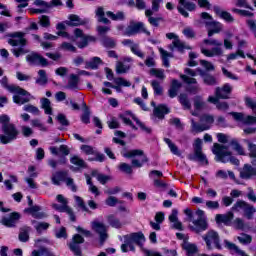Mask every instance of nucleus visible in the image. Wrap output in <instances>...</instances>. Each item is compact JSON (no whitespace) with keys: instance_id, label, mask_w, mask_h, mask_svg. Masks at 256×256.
I'll return each instance as SVG.
<instances>
[{"instance_id":"obj_36","label":"nucleus","mask_w":256,"mask_h":256,"mask_svg":"<svg viewBox=\"0 0 256 256\" xmlns=\"http://www.w3.org/2000/svg\"><path fill=\"white\" fill-rule=\"evenodd\" d=\"M29 233H31V227L23 226L20 228V233L18 236L19 241H21V243H27V241H29Z\"/></svg>"},{"instance_id":"obj_49","label":"nucleus","mask_w":256,"mask_h":256,"mask_svg":"<svg viewBox=\"0 0 256 256\" xmlns=\"http://www.w3.org/2000/svg\"><path fill=\"white\" fill-rule=\"evenodd\" d=\"M237 240L241 245H251V242L253 241V237L249 234L241 233L238 237Z\"/></svg>"},{"instance_id":"obj_35","label":"nucleus","mask_w":256,"mask_h":256,"mask_svg":"<svg viewBox=\"0 0 256 256\" xmlns=\"http://www.w3.org/2000/svg\"><path fill=\"white\" fill-rule=\"evenodd\" d=\"M66 89L77 91V89H79V76L71 74Z\"/></svg>"},{"instance_id":"obj_16","label":"nucleus","mask_w":256,"mask_h":256,"mask_svg":"<svg viewBox=\"0 0 256 256\" xmlns=\"http://www.w3.org/2000/svg\"><path fill=\"white\" fill-rule=\"evenodd\" d=\"M58 203H61L62 205H60V210H58L60 213H67V215H69L70 217V221L75 222L76 221V217H75V213L73 212V209H71V207H69V205H67L69 202L67 201V199L59 194L56 197Z\"/></svg>"},{"instance_id":"obj_1","label":"nucleus","mask_w":256,"mask_h":256,"mask_svg":"<svg viewBox=\"0 0 256 256\" xmlns=\"http://www.w3.org/2000/svg\"><path fill=\"white\" fill-rule=\"evenodd\" d=\"M185 215H187V221H191L194 226H189L194 233H201L202 231H207L209 229V223L207 222V216H205V211L198 209L193 213L192 209L186 208L184 210Z\"/></svg>"},{"instance_id":"obj_24","label":"nucleus","mask_w":256,"mask_h":256,"mask_svg":"<svg viewBox=\"0 0 256 256\" xmlns=\"http://www.w3.org/2000/svg\"><path fill=\"white\" fill-rule=\"evenodd\" d=\"M152 107H154V115L158 119H164L165 115L169 113V108L164 104L156 105L154 101L151 102Z\"/></svg>"},{"instance_id":"obj_42","label":"nucleus","mask_w":256,"mask_h":256,"mask_svg":"<svg viewBox=\"0 0 256 256\" xmlns=\"http://www.w3.org/2000/svg\"><path fill=\"white\" fill-rule=\"evenodd\" d=\"M31 223L34 225V229H36L37 233H43V231H47L50 227V224L47 222H37V220H32Z\"/></svg>"},{"instance_id":"obj_56","label":"nucleus","mask_w":256,"mask_h":256,"mask_svg":"<svg viewBox=\"0 0 256 256\" xmlns=\"http://www.w3.org/2000/svg\"><path fill=\"white\" fill-rule=\"evenodd\" d=\"M38 19V23L45 29H49V27H51V18H49V16L42 15Z\"/></svg>"},{"instance_id":"obj_9","label":"nucleus","mask_w":256,"mask_h":256,"mask_svg":"<svg viewBox=\"0 0 256 256\" xmlns=\"http://www.w3.org/2000/svg\"><path fill=\"white\" fill-rule=\"evenodd\" d=\"M231 211H235L236 213L239 211H244V216H246V219H253V215L256 213L255 207L244 200H238L232 206Z\"/></svg>"},{"instance_id":"obj_40","label":"nucleus","mask_w":256,"mask_h":256,"mask_svg":"<svg viewBox=\"0 0 256 256\" xmlns=\"http://www.w3.org/2000/svg\"><path fill=\"white\" fill-rule=\"evenodd\" d=\"M95 41H97L95 36H84L81 38L80 42H77V47H79V49H85L89 43H95Z\"/></svg>"},{"instance_id":"obj_57","label":"nucleus","mask_w":256,"mask_h":256,"mask_svg":"<svg viewBox=\"0 0 256 256\" xmlns=\"http://www.w3.org/2000/svg\"><path fill=\"white\" fill-rule=\"evenodd\" d=\"M151 87L153 88L155 95H163V87L161 86V83H159V81L152 80Z\"/></svg>"},{"instance_id":"obj_15","label":"nucleus","mask_w":256,"mask_h":256,"mask_svg":"<svg viewBox=\"0 0 256 256\" xmlns=\"http://www.w3.org/2000/svg\"><path fill=\"white\" fill-rule=\"evenodd\" d=\"M83 243H85V238L79 234H75L72 237L71 242L68 244V247L74 255L81 256V244Z\"/></svg>"},{"instance_id":"obj_62","label":"nucleus","mask_w":256,"mask_h":256,"mask_svg":"<svg viewBox=\"0 0 256 256\" xmlns=\"http://www.w3.org/2000/svg\"><path fill=\"white\" fill-rule=\"evenodd\" d=\"M184 249L189 256H193L195 253H197V246L195 244L185 243Z\"/></svg>"},{"instance_id":"obj_12","label":"nucleus","mask_w":256,"mask_h":256,"mask_svg":"<svg viewBox=\"0 0 256 256\" xmlns=\"http://www.w3.org/2000/svg\"><path fill=\"white\" fill-rule=\"evenodd\" d=\"M26 61L32 67H49V60L38 52H31L26 56Z\"/></svg>"},{"instance_id":"obj_37","label":"nucleus","mask_w":256,"mask_h":256,"mask_svg":"<svg viewBox=\"0 0 256 256\" xmlns=\"http://www.w3.org/2000/svg\"><path fill=\"white\" fill-rule=\"evenodd\" d=\"M209 126L204 124H199L195 122V119H191V132L192 133H203V131H207Z\"/></svg>"},{"instance_id":"obj_14","label":"nucleus","mask_w":256,"mask_h":256,"mask_svg":"<svg viewBox=\"0 0 256 256\" xmlns=\"http://www.w3.org/2000/svg\"><path fill=\"white\" fill-rule=\"evenodd\" d=\"M11 93L16 94L13 96V101L17 105H25V103H29L31 101V94L21 87H19V90H15Z\"/></svg>"},{"instance_id":"obj_33","label":"nucleus","mask_w":256,"mask_h":256,"mask_svg":"<svg viewBox=\"0 0 256 256\" xmlns=\"http://www.w3.org/2000/svg\"><path fill=\"white\" fill-rule=\"evenodd\" d=\"M95 13L98 23H103L104 25H109V23H111V21L105 17V9L103 6L98 7Z\"/></svg>"},{"instance_id":"obj_32","label":"nucleus","mask_w":256,"mask_h":256,"mask_svg":"<svg viewBox=\"0 0 256 256\" xmlns=\"http://www.w3.org/2000/svg\"><path fill=\"white\" fill-rule=\"evenodd\" d=\"M36 85H40L41 87H45L47 83H49V77H47V71L41 69L38 71V77L35 81Z\"/></svg>"},{"instance_id":"obj_4","label":"nucleus","mask_w":256,"mask_h":256,"mask_svg":"<svg viewBox=\"0 0 256 256\" xmlns=\"http://www.w3.org/2000/svg\"><path fill=\"white\" fill-rule=\"evenodd\" d=\"M204 45H210L213 47L212 49H207L205 46L201 45V54L205 55V57H221L223 55V42L217 39H204L202 42Z\"/></svg>"},{"instance_id":"obj_17","label":"nucleus","mask_w":256,"mask_h":256,"mask_svg":"<svg viewBox=\"0 0 256 256\" xmlns=\"http://www.w3.org/2000/svg\"><path fill=\"white\" fill-rule=\"evenodd\" d=\"M180 77L186 83V85H193V86H188L187 91L188 93H192V95H197L199 91H201V88L199 87V84L197 83V79L193 77H189L185 74H181Z\"/></svg>"},{"instance_id":"obj_53","label":"nucleus","mask_w":256,"mask_h":256,"mask_svg":"<svg viewBox=\"0 0 256 256\" xmlns=\"http://www.w3.org/2000/svg\"><path fill=\"white\" fill-rule=\"evenodd\" d=\"M107 17H110L112 21H124L125 20V13L123 12H117L116 14L108 11L106 12Z\"/></svg>"},{"instance_id":"obj_26","label":"nucleus","mask_w":256,"mask_h":256,"mask_svg":"<svg viewBox=\"0 0 256 256\" xmlns=\"http://www.w3.org/2000/svg\"><path fill=\"white\" fill-rule=\"evenodd\" d=\"M27 213H30L34 219H45L47 218V213L45 212H40L41 211V206H32L28 209H25Z\"/></svg>"},{"instance_id":"obj_19","label":"nucleus","mask_w":256,"mask_h":256,"mask_svg":"<svg viewBox=\"0 0 256 256\" xmlns=\"http://www.w3.org/2000/svg\"><path fill=\"white\" fill-rule=\"evenodd\" d=\"M240 179H253L256 177V168L251 166V164H244L242 168L239 169Z\"/></svg>"},{"instance_id":"obj_23","label":"nucleus","mask_w":256,"mask_h":256,"mask_svg":"<svg viewBox=\"0 0 256 256\" xmlns=\"http://www.w3.org/2000/svg\"><path fill=\"white\" fill-rule=\"evenodd\" d=\"M231 91H233V87L229 84H224L223 87H216L215 95L220 99H229V95H231Z\"/></svg>"},{"instance_id":"obj_41","label":"nucleus","mask_w":256,"mask_h":256,"mask_svg":"<svg viewBox=\"0 0 256 256\" xmlns=\"http://www.w3.org/2000/svg\"><path fill=\"white\" fill-rule=\"evenodd\" d=\"M101 43L103 47H106L107 49H115V47H117V41L109 36H103Z\"/></svg>"},{"instance_id":"obj_2","label":"nucleus","mask_w":256,"mask_h":256,"mask_svg":"<svg viewBox=\"0 0 256 256\" xmlns=\"http://www.w3.org/2000/svg\"><path fill=\"white\" fill-rule=\"evenodd\" d=\"M29 31H39L37 22H31L30 25L24 29V32H13L8 34V37H10L8 43L11 47H19V45L26 47L27 40L25 39V35H27Z\"/></svg>"},{"instance_id":"obj_31","label":"nucleus","mask_w":256,"mask_h":256,"mask_svg":"<svg viewBox=\"0 0 256 256\" xmlns=\"http://www.w3.org/2000/svg\"><path fill=\"white\" fill-rule=\"evenodd\" d=\"M145 15L148 18V23H150L152 27H159V23L163 21V17H153V10L151 9L145 10Z\"/></svg>"},{"instance_id":"obj_22","label":"nucleus","mask_w":256,"mask_h":256,"mask_svg":"<svg viewBox=\"0 0 256 256\" xmlns=\"http://www.w3.org/2000/svg\"><path fill=\"white\" fill-rule=\"evenodd\" d=\"M65 23L68 25V27H81V25H87L89 21L81 19V17L76 14H70Z\"/></svg>"},{"instance_id":"obj_30","label":"nucleus","mask_w":256,"mask_h":256,"mask_svg":"<svg viewBox=\"0 0 256 256\" xmlns=\"http://www.w3.org/2000/svg\"><path fill=\"white\" fill-rule=\"evenodd\" d=\"M224 245L226 249H228L229 251H234L236 255L249 256L247 253H245V251L241 250L239 246H237L235 243L229 242V240H224Z\"/></svg>"},{"instance_id":"obj_34","label":"nucleus","mask_w":256,"mask_h":256,"mask_svg":"<svg viewBox=\"0 0 256 256\" xmlns=\"http://www.w3.org/2000/svg\"><path fill=\"white\" fill-rule=\"evenodd\" d=\"M0 84L2 85V87L4 89H7V91H9V93L19 91V86L15 85V84H9V78H7V76H4V77H2V79H0Z\"/></svg>"},{"instance_id":"obj_60","label":"nucleus","mask_w":256,"mask_h":256,"mask_svg":"<svg viewBox=\"0 0 256 256\" xmlns=\"http://www.w3.org/2000/svg\"><path fill=\"white\" fill-rule=\"evenodd\" d=\"M24 111L27 113H32V115H41V111L37 106L27 104L23 107Z\"/></svg>"},{"instance_id":"obj_48","label":"nucleus","mask_w":256,"mask_h":256,"mask_svg":"<svg viewBox=\"0 0 256 256\" xmlns=\"http://www.w3.org/2000/svg\"><path fill=\"white\" fill-rule=\"evenodd\" d=\"M200 121L202 122V125H207L209 129H211V126L215 123V118L213 115L204 114L200 117Z\"/></svg>"},{"instance_id":"obj_5","label":"nucleus","mask_w":256,"mask_h":256,"mask_svg":"<svg viewBox=\"0 0 256 256\" xmlns=\"http://www.w3.org/2000/svg\"><path fill=\"white\" fill-rule=\"evenodd\" d=\"M135 243L139 247L143 246V243H145V235H143L141 232H134L131 234H127L124 236V244L121 245V250L123 253H127V251H135V246L133 245Z\"/></svg>"},{"instance_id":"obj_25","label":"nucleus","mask_w":256,"mask_h":256,"mask_svg":"<svg viewBox=\"0 0 256 256\" xmlns=\"http://www.w3.org/2000/svg\"><path fill=\"white\" fill-rule=\"evenodd\" d=\"M213 11L218 15V17H220V19L226 21V23H233L235 21V18H233V15H231V13L221 10V7L219 6H214Z\"/></svg>"},{"instance_id":"obj_63","label":"nucleus","mask_w":256,"mask_h":256,"mask_svg":"<svg viewBox=\"0 0 256 256\" xmlns=\"http://www.w3.org/2000/svg\"><path fill=\"white\" fill-rule=\"evenodd\" d=\"M114 83L119 87H131V83L129 82V80L123 77L114 78Z\"/></svg>"},{"instance_id":"obj_43","label":"nucleus","mask_w":256,"mask_h":256,"mask_svg":"<svg viewBox=\"0 0 256 256\" xmlns=\"http://www.w3.org/2000/svg\"><path fill=\"white\" fill-rule=\"evenodd\" d=\"M70 163H72V165H76V167H80L81 169H87V163L85 160L77 155L70 158Z\"/></svg>"},{"instance_id":"obj_8","label":"nucleus","mask_w":256,"mask_h":256,"mask_svg":"<svg viewBox=\"0 0 256 256\" xmlns=\"http://www.w3.org/2000/svg\"><path fill=\"white\" fill-rule=\"evenodd\" d=\"M139 33H144L148 37H151V32L145 28V23L131 20L124 31V35L127 37H133V35H137Z\"/></svg>"},{"instance_id":"obj_61","label":"nucleus","mask_w":256,"mask_h":256,"mask_svg":"<svg viewBox=\"0 0 256 256\" xmlns=\"http://www.w3.org/2000/svg\"><path fill=\"white\" fill-rule=\"evenodd\" d=\"M150 75H153L154 77H157V79H165V71L162 69L152 68L150 69Z\"/></svg>"},{"instance_id":"obj_28","label":"nucleus","mask_w":256,"mask_h":256,"mask_svg":"<svg viewBox=\"0 0 256 256\" xmlns=\"http://www.w3.org/2000/svg\"><path fill=\"white\" fill-rule=\"evenodd\" d=\"M235 215L233 212H228L227 214H217L215 217L216 223H224V225H229L233 221Z\"/></svg>"},{"instance_id":"obj_55","label":"nucleus","mask_w":256,"mask_h":256,"mask_svg":"<svg viewBox=\"0 0 256 256\" xmlns=\"http://www.w3.org/2000/svg\"><path fill=\"white\" fill-rule=\"evenodd\" d=\"M179 102L183 105L184 109H191V102L189 101V96L182 93L178 97Z\"/></svg>"},{"instance_id":"obj_18","label":"nucleus","mask_w":256,"mask_h":256,"mask_svg":"<svg viewBox=\"0 0 256 256\" xmlns=\"http://www.w3.org/2000/svg\"><path fill=\"white\" fill-rule=\"evenodd\" d=\"M230 115L235 119V121H240L243 125H256V117L255 116H245V114L241 112H231Z\"/></svg>"},{"instance_id":"obj_58","label":"nucleus","mask_w":256,"mask_h":256,"mask_svg":"<svg viewBox=\"0 0 256 256\" xmlns=\"http://www.w3.org/2000/svg\"><path fill=\"white\" fill-rule=\"evenodd\" d=\"M11 52L13 53L14 56L19 58L21 55H27V53H29V50L26 49L25 46L20 45L19 48H13Z\"/></svg>"},{"instance_id":"obj_29","label":"nucleus","mask_w":256,"mask_h":256,"mask_svg":"<svg viewBox=\"0 0 256 256\" xmlns=\"http://www.w3.org/2000/svg\"><path fill=\"white\" fill-rule=\"evenodd\" d=\"M175 48L178 49L180 53H183L185 49L191 50V46L186 45L185 42L181 41L179 38L173 40L172 45L169 46L170 51H173Z\"/></svg>"},{"instance_id":"obj_11","label":"nucleus","mask_w":256,"mask_h":256,"mask_svg":"<svg viewBox=\"0 0 256 256\" xmlns=\"http://www.w3.org/2000/svg\"><path fill=\"white\" fill-rule=\"evenodd\" d=\"M66 177H67L66 171H57L56 173L52 174L51 180L54 185H61V181H65L67 187H70L71 191L76 193L77 186L75 185L73 178H66Z\"/></svg>"},{"instance_id":"obj_51","label":"nucleus","mask_w":256,"mask_h":256,"mask_svg":"<svg viewBox=\"0 0 256 256\" xmlns=\"http://www.w3.org/2000/svg\"><path fill=\"white\" fill-rule=\"evenodd\" d=\"M122 155H123V157H125L126 159H131L132 157L143 156V155H144V152H143V150L134 149V150H130V151H128V152H123Z\"/></svg>"},{"instance_id":"obj_52","label":"nucleus","mask_w":256,"mask_h":256,"mask_svg":"<svg viewBox=\"0 0 256 256\" xmlns=\"http://www.w3.org/2000/svg\"><path fill=\"white\" fill-rule=\"evenodd\" d=\"M230 145L232 149L236 151V153H238V155H245V150L243 149V146H241V144H239L236 139L231 140Z\"/></svg>"},{"instance_id":"obj_38","label":"nucleus","mask_w":256,"mask_h":256,"mask_svg":"<svg viewBox=\"0 0 256 256\" xmlns=\"http://www.w3.org/2000/svg\"><path fill=\"white\" fill-rule=\"evenodd\" d=\"M103 63L101 58L99 57H93L90 61H87L85 63V69H99V66Z\"/></svg>"},{"instance_id":"obj_64","label":"nucleus","mask_w":256,"mask_h":256,"mask_svg":"<svg viewBox=\"0 0 256 256\" xmlns=\"http://www.w3.org/2000/svg\"><path fill=\"white\" fill-rule=\"evenodd\" d=\"M245 143H247L248 151H250L249 156L252 158H255L256 157V145L249 140H245Z\"/></svg>"},{"instance_id":"obj_3","label":"nucleus","mask_w":256,"mask_h":256,"mask_svg":"<svg viewBox=\"0 0 256 256\" xmlns=\"http://www.w3.org/2000/svg\"><path fill=\"white\" fill-rule=\"evenodd\" d=\"M212 153L216 155V161H220V163H232V165H239V159L234 156H231L232 153L229 151V147L226 145H221L215 143L212 148Z\"/></svg>"},{"instance_id":"obj_6","label":"nucleus","mask_w":256,"mask_h":256,"mask_svg":"<svg viewBox=\"0 0 256 256\" xmlns=\"http://www.w3.org/2000/svg\"><path fill=\"white\" fill-rule=\"evenodd\" d=\"M2 133H4L0 134V143L2 145H7L19 137V130L13 123L2 125Z\"/></svg>"},{"instance_id":"obj_21","label":"nucleus","mask_w":256,"mask_h":256,"mask_svg":"<svg viewBox=\"0 0 256 256\" xmlns=\"http://www.w3.org/2000/svg\"><path fill=\"white\" fill-rule=\"evenodd\" d=\"M179 210L172 209L171 214L168 219L170 223H172V229H176L177 231H183V223L179 221Z\"/></svg>"},{"instance_id":"obj_47","label":"nucleus","mask_w":256,"mask_h":256,"mask_svg":"<svg viewBox=\"0 0 256 256\" xmlns=\"http://www.w3.org/2000/svg\"><path fill=\"white\" fill-rule=\"evenodd\" d=\"M129 69H131L130 65H125V63L118 61L116 63V73L118 75H123L125 73H127L129 71Z\"/></svg>"},{"instance_id":"obj_27","label":"nucleus","mask_w":256,"mask_h":256,"mask_svg":"<svg viewBox=\"0 0 256 256\" xmlns=\"http://www.w3.org/2000/svg\"><path fill=\"white\" fill-rule=\"evenodd\" d=\"M181 87H183V84L179 82V80L173 79L168 90L169 97L174 99V97L179 93V89H181Z\"/></svg>"},{"instance_id":"obj_54","label":"nucleus","mask_w":256,"mask_h":256,"mask_svg":"<svg viewBox=\"0 0 256 256\" xmlns=\"http://www.w3.org/2000/svg\"><path fill=\"white\" fill-rule=\"evenodd\" d=\"M159 53L162 55L164 67H169V57H173V54L167 52V50H164L163 48H159Z\"/></svg>"},{"instance_id":"obj_20","label":"nucleus","mask_w":256,"mask_h":256,"mask_svg":"<svg viewBox=\"0 0 256 256\" xmlns=\"http://www.w3.org/2000/svg\"><path fill=\"white\" fill-rule=\"evenodd\" d=\"M21 219V214L14 212L11 213L9 216H5L2 218L1 223L5 227H15L17 222Z\"/></svg>"},{"instance_id":"obj_45","label":"nucleus","mask_w":256,"mask_h":256,"mask_svg":"<svg viewBox=\"0 0 256 256\" xmlns=\"http://www.w3.org/2000/svg\"><path fill=\"white\" fill-rule=\"evenodd\" d=\"M205 25H206V27H212V29L216 33H221V31H223V24H221V22H217L215 20L205 21Z\"/></svg>"},{"instance_id":"obj_50","label":"nucleus","mask_w":256,"mask_h":256,"mask_svg":"<svg viewBox=\"0 0 256 256\" xmlns=\"http://www.w3.org/2000/svg\"><path fill=\"white\" fill-rule=\"evenodd\" d=\"M107 221L111 227H114L115 229H121L123 227V223H121V220L117 219L113 215H109L107 217Z\"/></svg>"},{"instance_id":"obj_59","label":"nucleus","mask_w":256,"mask_h":256,"mask_svg":"<svg viewBox=\"0 0 256 256\" xmlns=\"http://www.w3.org/2000/svg\"><path fill=\"white\" fill-rule=\"evenodd\" d=\"M129 115L132 117V119L136 122V124L144 131V133H151V128L147 127L143 122H141L135 115L129 113Z\"/></svg>"},{"instance_id":"obj_44","label":"nucleus","mask_w":256,"mask_h":256,"mask_svg":"<svg viewBox=\"0 0 256 256\" xmlns=\"http://www.w3.org/2000/svg\"><path fill=\"white\" fill-rule=\"evenodd\" d=\"M202 79H203L204 85H208L210 87H215V85H218L219 83L217 81V78L209 73H206V75Z\"/></svg>"},{"instance_id":"obj_39","label":"nucleus","mask_w":256,"mask_h":256,"mask_svg":"<svg viewBox=\"0 0 256 256\" xmlns=\"http://www.w3.org/2000/svg\"><path fill=\"white\" fill-rule=\"evenodd\" d=\"M41 109H44L46 115H53V108L51 107V100L49 98H41Z\"/></svg>"},{"instance_id":"obj_46","label":"nucleus","mask_w":256,"mask_h":256,"mask_svg":"<svg viewBox=\"0 0 256 256\" xmlns=\"http://www.w3.org/2000/svg\"><path fill=\"white\" fill-rule=\"evenodd\" d=\"M164 141L168 145V147H169L171 153H173V155H177V157H181V151H179V147H177V145H175V143H173V141H171V139L164 138Z\"/></svg>"},{"instance_id":"obj_13","label":"nucleus","mask_w":256,"mask_h":256,"mask_svg":"<svg viewBox=\"0 0 256 256\" xmlns=\"http://www.w3.org/2000/svg\"><path fill=\"white\" fill-rule=\"evenodd\" d=\"M91 227L93 232L99 235L100 244L103 245V243H105V241H107V238L109 237V235L107 234V226L105 225V223L99 220H94L91 222Z\"/></svg>"},{"instance_id":"obj_7","label":"nucleus","mask_w":256,"mask_h":256,"mask_svg":"<svg viewBox=\"0 0 256 256\" xmlns=\"http://www.w3.org/2000/svg\"><path fill=\"white\" fill-rule=\"evenodd\" d=\"M194 153L188 155L190 161H198L201 165H209L207 156L203 153V140L197 138L193 144Z\"/></svg>"},{"instance_id":"obj_10","label":"nucleus","mask_w":256,"mask_h":256,"mask_svg":"<svg viewBox=\"0 0 256 256\" xmlns=\"http://www.w3.org/2000/svg\"><path fill=\"white\" fill-rule=\"evenodd\" d=\"M202 239L205 241L209 251L213 250V247L219 250L222 249L219 233H217L215 230L208 231L205 235L202 236Z\"/></svg>"}]
</instances>
